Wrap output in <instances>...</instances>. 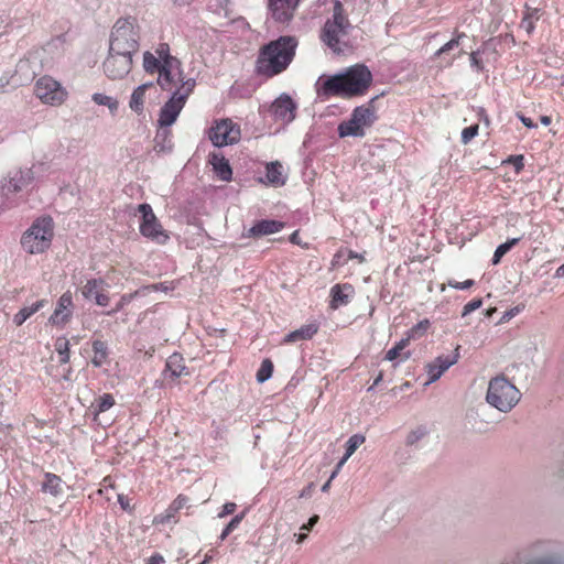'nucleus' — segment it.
Listing matches in <instances>:
<instances>
[{
	"label": "nucleus",
	"mask_w": 564,
	"mask_h": 564,
	"mask_svg": "<svg viewBox=\"0 0 564 564\" xmlns=\"http://www.w3.org/2000/svg\"><path fill=\"white\" fill-rule=\"evenodd\" d=\"M142 66L145 73H158L156 84L173 95L191 96L196 86L193 77L184 74L182 62L171 54L167 43H159L154 51H145L142 55Z\"/></svg>",
	"instance_id": "f257e3e1"
},
{
	"label": "nucleus",
	"mask_w": 564,
	"mask_h": 564,
	"mask_svg": "<svg viewBox=\"0 0 564 564\" xmlns=\"http://www.w3.org/2000/svg\"><path fill=\"white\" fill-rule=\"evenodd\" d=\"M372 83V74L364 64H356L333 76H321L316 83L318 95L351 98L362 96Z\"/></svg>",
	"instance_id": "f03ea898"
},
{
	"label": "nucleus",
	"mask_w": 564,
	"mask_h": 564,
	"mask_svg": "<svg viewBox=\"0 0 564 564\" xmlns=\"http://www.w3.org/2000/svg\"><path fill=\"white\" fill-rule=\"evenodd\" d=\"M152 21L137 14L118 18L111 26L108 47L137 55L142 40L151 32Z\"/></svg>",
	"instance_id": "7ed1b4c3"
},
{
	"label": "nucleus",
	"mask_w": 564,
	"mask_h": 564,
	"mask_svg": "<svg viewBox=\"0 0 564 564\" xmlns=\"http://www.w3.org/2000/svg\"><path fill=\"white\" fill-rule=\"evenodd\" d=\"M296 46L297 41L293 36H281L270 42L259 54L257 72L267 77L282 73L291 64Z\"/></svg>",
	"instance_id": "20e7f679"
},
{
	"label": "nucleus",
	"mask_w": 564,
	"mask_h": 564,
	"mask_svg": "<svg viewBox=\"0 0 564 564\" xmlns=\"http://www.w3.org/2000/svg\"><path fill=\"white\" fill-rule=\"evenodd\" d=\"M350 28L348 19L344 15L343 4L336 0L333 17L325 22L321 39L333 53H345L350 48L348 36Z\"/></svg>",
	"instance_id": "39448f33"
},
{
	"label": "nucleus",
	"mask_w": 564,
	"mask_h": 564,
	"mask_svg": "<svg viewBox=\"0 0 564 564\" xmlns=\"http://www.w3.org/2000/svg\"><path fill=\"white\" fill-rule=\"evenodd\" d=\"M520 390L505 376L491 378L488 382L486 402L501 413H509L521 400Z\"/></svg>",
	"instance_id": "423d86ee"
},
{
	"label": "nucleus",
	"mask_w": 564,
	"mask_h": 564,
	"mask_svg": "<svg viewBox=\"0 0 564 564\" xmlns=\"http://www.w3.org/2000/svg\"><path fill=\"white\" fill-rule=\"evenodd\" d=\"M54 224L50 217L37 218L21 237L22 249L30 254L45 252L52 243Z\"/></svg>",
	"instance_id": "0eeeda50"
},
{
	"label": "nucleus",
	"mask_w": 564,
	"mask_h": 564,
	"mask_svg": "<svg viewBox=\"0 0 564 564\" xmlns=\"http://www.w3.org/2000/svg\"><path fill=\"white\" fill-rule=\"evenodd\" d=\"M375 100L376 98H372L366 105L356 107L349 119L339 123L337 130L340 138H362L366 134V130L378 119Z\"/></svg>",
	"instance_id": "6e6552de"
},
{
	"label": "nucleus",
	"mask_w": 564,
	"mask_h": 564,
	"mask_svg": "<svg viewBox=\"0 0 564 564\" xmlns=\"http://www.w3.org/2000/svg\"><path fill=\"white\" fill-rule=\"evenodd\" d=\"M138 212L141 214V220L139 224L140 234L144 238L158 245H165L170 240V235L162 227L151 205L147 203L140 204L138 206Z\"/></svg>",
	"instance_id": "1a4fd4ad"
},
{
	"label": "nucleus",
	"mask_w": 564,
	"mask_h": 564,
	"mask_svg": "<svg viewBox=\"0 0 564 564\" xmlns=\"http://www.w3.org/2000/svg\"><path fill=\"white\" fill-rule=\"evenodd\" d=\"M34 94L43 104L48 106H61L68 97L66 88L48 75L36 80Z\"/></svg>",
	"instance_id": "9d476101"
},
{
	"label": "nucleus",
	"mask_w": 564,
	"mask_h": 564,
	"mask_svg": "<svg viewBox=\"0 0 564 564\" xmlns=\"http://www.w3.org/2000/svg\"><path fill=\"white\" fill-rule=\"evenodd\" d=\"M135 55L108 47V55L104 61V73L110 79H122L132 69Z\"/></svg>",
	"instance_id": "9b49d317"
},
{
	"label": "nucleus",
	"mask_w": 564,
	"mask_h": 564,
	"mask_svg": "<svg viewBox=\"0 0 564 564\" xmlns=\"http://www.w3.org/2000/svg\"><path fill=\"white\" fill-rule=\"evenodd\" d=\"M32 181L29 171H17L0 186V208H11L15 205L13 195L24 189Z\"/></svg>",
	"instance_id": "f8f14e48"
},
{
	"label": "nucleus",
	"mask_w": 564,
	"mask_h": 564,
	"mask_svg": "<svg viewBox=\"0 0 564 564\" xmlns=\"http://www.w3.org/2000/svg\"><path fill=\"white\" fill-rule=\"evenodd\" d=\"M208 137L215 147L223 148L237 143L240 140L241 131L240 127L231 119H220L210 127Z\"/></svg>",
	"instance_id": "ddd939ff"
},
{
	"label": "nucleus",
	"mask_w": 564,
	"mask_h": 564,
	"mask_svg": "<svg viewBox=\"0 0 564 564\" xmlns=\"http://www.w3.org/2000/svg\"><path fill=\"white\" fill-rule=\"evenodd\" d=\"M189 96L173 95L161 107L158 124L161 128H169L175 123Z\"/></svg>",
	"instance_id": "4468645a"
},
{
	"label": "nucleus",
	"mask_w": 564,
	"mask_h": 564,
	"mask_svg": "<svg viewBox=\"0 0 564 564\" xmlns=\"http://www.w3.org/2000/svg\"><path fill=\"white\" fill-rule=\"evenodd\" d=\"M108 286L104 279H89L80 288V294L85 300L94 301L98 306H107L110 302L107 294Z\"/></svg>",
	"instance_id": "2eb2a0df"
},
{
	"label": "nucleus",
	"mask_w": 564,
	"mask_h": 564,
	"mask_svg": "<svg viewBox=\"0 0 564 564\" xmlns=\"http://www.w3.org/2000/svg\"><path fill=\"white\" fill-rule=\"evenodd\" d=\"M296 104L286 94H281L271 105L273 119L282 124H289L295 119Z\"/></svg>",
	"instance_id": "dca6fc26"
},
{
	"label": "nucleus",
	"mask_w": 564,
	"mask_h": 564,
	"mask_svg": "<svg viewBox=\"0 0 564 564\" xmlns=\"http://www.w3.org/2000/svg\"><path fill=\"white\" fill-rule=\"evenodd\" d=\"M459 359V346L456 347L455 351L451 356H438L433 361L429 362L425 366V371L427 373L429 380L424 383V386H430L431 383L437 381L443 373L448 370L453 365H455Z\"/></svg>",
	"instance_id": "f3484780"
},
{
	"label": "nucleus",
	"mask_w": 564,
	"mask_h": 564,
	"mask_svg": "<svg viewBox=\"0 0 564 564\" xmlns=\"http://www.w3.org/2000/svg\"><path fill=\"white\" fill-rule=\"evenodd\" d=\"M73 312V295L70 291H66L59 296L56 307L48 318V323L62 327L70 321Z\"/></svg>",
	"instance_id": "a211bd4d"
},
{
	"label": "nucleus",
	"mask_w": 564,
	"mask_h": 564,
	"mask_svg": "<svg viewBox=\"0 0 564 564\" xmlns=\"http://www.w3.org/2000/svg\"><path fill=\"white\" fill-rule=\"evenodd\" d=\"M300 2V0H269V9L275 21L284 23L293 18Z\"/></svg>",
	"instance_id": "6ab92c4d"
},
{
	"label": "nucleus",
	"mask_w": 564,
	"mask_h": 564,
	"mask_svg": "<svg viewBox=\"0 0 564 564\" xmlns=\"http://www.w3.org/2000/svg\"><path fill=\"white\" fill-rule=\"evenodd\" d=\"M150 91H156V86L153 82L144 83L138 86L131 94L129 100V107L135 113H142L144 110V104L147 99V95Z\"/></svg>",
	"instance_id": "aec40b11"
},
{
	"label": "nucleus",
	"mask_w": 564,
	"mask_h": 564,
	"mask_svg": "<svg viewBox=\"0 0 564 564\" xmlns=\"http://www.w3.org/2000/svg\"><path fill=\"white\" fill-rule=\"evenodd\" d=\"M354 295V288L350 284H335L330 289V307L337 310L339 306L347 305Z\"/></svg>",
	"instance_id": "412c9836"
},
{
	"label": "nucleus",
	"mask_w": 564,
	"mask_h": 564,
	"mask_svg": "<svg viewBox=\"0 0 564 564\" xmlns=\"http://www.w3.org/2000/svg\"><path fill=\"white\" fill-rule=\"evenodd\" d=\"M209 162L219 180L228 182L232 177V170L228 160L220 153L210 154Z\"/></svg>",
	"instance_id": "4be33fe9"
},
{
	"label": "nucleus",
	"mask_w": 564,
	"mask_h": 564,
	"mask_svg": "<svg viewBox=\"0 0 564 564\" xmlns=\"http://www.w3.org/2000/svg\"><path fill=\"white\" fill-rule=\"evenodd\" d=\"M265 172V180L268 184L275 187L283 186L285 184L286 176L284 174V169L279 161L268 163Z\"/></svg>",
	"instance_id": "5701e85b"
},
{
	"label": "nucleus",
	"mask_w": 564,
	"mask_h": 564,
	"mask_svg": "<svg viewBox=\"0 0 564 564\" xmlns=\"http://www.w3.org/2000/svg\"><path fill=\"white\" fill-rule=\"evenodd\" d=\"M318 330V325L316 323H310L301 326L300 328L289 333L283 341L284 343H297L303 340L311 339Z\"/></svg>",
	"instance_id": "b1692460"
},
{
	"label": "nucleus",
	"mask_w": 564,
	"mask_h": 564,
	"mask_svg": "<svg viewBox=\"0 0 564 564\" xmlns=\"http://www.w3.org/2000/svg\"><path fill=\"white\" fill-rule=\"evenodd\" d=\"M283 228V224L278 220H260L249 229V236H267L279 232Z\"/></svg>",
	"instance_id": "393cba45"
},
{
	"label": "nucleus",
	"mask_w": 564,
	"mask_h": 564,
	"mask_svg": "<svg viewBox=\"0 0 564 564\" xmlns=\"http://www.w3.org/2000/svg\"><path fill=\"white\" fill-rule=\"evenodd\" d=\"M45 300L36 301L35 303L31 304L30 306L22 307L14 316H13V323L17 326H21L29 317H31L33 314L39 312L41 308H43L46 305Z\"/></svg>",
	"instance_id": "a878e982"
},
{
	"label": "nucleus",
	"mask_w": 564,
	"mask_h": 564,
	"mask_svg": "<svg viewBox=\"0 0 564 564\" xmlns=\"http://www.w3.org/2000/svg\"><path fill=\"white\" fill-rule=\"evenodd\" d=\"M64 482L54 474H45V480L42 484V490L52 496H59L63 494Z\"/></svg>",
	"instance_id": "bb28decb"
},
{
	"label": "nucleus",
	"mask_w": 564,
	"mask_h": 564,
	"mask_svg": "<svg viewBox=\"0 0 564 564\" xmlns=\"http://www.w3.org/2000/svg\"><path fill=\"white\" fill-rule=\"evenodd\" d=\"M94 357L91 358V364L95 367H101L107 362L108 358V349L107 345L101 340H95L93 343Z\"/></svg>",
	"instance_id": "cd10ccee"
},
{
	"label": "nucleus",
	"mask_w": 564,
	"mask_h": 564,
	"mask_svg": "<svg viewBox=\"0 0 564 564\" xmlns=\"http://www.w3.org/2000/svg\"><path fill=\"white\" fill-rule=\"evenodd\" d=\"M166 369L173 377H181L187 375V369L183 362V358L180 355H172L166 361Z\"/></svg>",
	"instance_id": "c85d7f7f"
},
{
	"label": "nucleus",
	"mask_w": 564,
	"mask_h": 564,
	"mask_svg": "<svg viewBox=\"0 0 564 564\" xmlns=\"http://www.w3.org/2000/svg\"><path fill=\"white\" fill-rule=\"evenodd\" d=\"M91 99L95 104L107 107L111 115L117 113L119 101L115 97L101 93H95L93 94Z\"/></svg>",
	"instance_id": "c756f323"
},
{
	"label": "nucleus",
	"mask_w": 564,
	"mask_h": 564,
	"mask_svg": "<svg viewBox=\"0 0 564 564\" xmlns=\"http://www.w3.org/2000/svg\"><path fill=\"white\" fill-rule=\"evenodd\" d=\"M115 405V398L110 393H104L91 404V410L95 415L108 411Z\"/></svg>",
	"instance_id": "7c9ffc66"
},
{
	"label": "nucleus",
	"mask_w": 564,
	"mask_h": 564,
	"mask_svg": "<svg viewBox=\"0 0 564 564\" xmlns=\"http://www.w3.org/2000/svg\"><path fill=\"white\" fill-rule=\"evenodd\" d=\"M520 241V238H512L507 240L506 242L499 245L494 253L492 263L498 264L501 258L508 253L512 247H514Z\"/></svg>",
	"instance_id": "2f4dec72"
},
{
	"label": "nucleus",
	"mask_w": 564,
	"mask_h": 564,
	"mask_svg": "<svg viewBox=\"0 0 564 564\" xmlns=\"http://www.w3.org/2000/svg\"><path fill=\"white\" fill-rule=\"evenodd\" d=\"M55 350L59 355L61 364H67L69 361V341L66 337H58L56 339Z\"/></svg>",
	"instance_id": "473e14b6"
},
{
	"label": "nucleus",
	"mask_w": 564,
	"mask_h": 564,
	"mask_svg": "<svg viewBox=\"0 0 564 564\" xmlns=\"http://www.w3.org/2000/svg\"><path fill=\"white\" fill-rule=\"evenodd\" d=\"M366 441V437L361 434H354L351 435L348 441L346 442V454L347 456H351L356 449L364 444Z\"/></svg>",
	"instance_id": "72a5a7b5"
},
{
	"label": "nucleus",
	"mask_w": 564,
	"mask_h": 564,
	"mask_svg": "<svg viewBox=\"0 0 564 564\" xmlns=\"http://www.w3.org/2000/svg\"><path fill=\"white\" fill-rule=\"evenodd\" d=\"M245 516H246V512H241L239 514H236L229 521V523L225 527V529L223 530V532L220 534V540L221 541H224L234 530H236L239 527V524L243 520Z\"/></svg>",
	"instance_id": "f704fd0d"
},
{
	"label": "nucleus",
	"mask_w": 564,
	"mask_h": 564,
	"mask_svg": "<svg viewBox=\"0 0 564 564\" xmlns=\"http://www.w3.org/2000/svg\"><path fill=\"white\" fill-rule=\"evenodd\" d=\"M410 339L403 338L398 341L392 348H390L386 354V360L393 361L395 360L400 352L409 345Z\"/></svg>",
	"instance_id": "c9c22d12"
},
{
	"label": "nucleus",
	"mask_w": 564,
	"mask_h": 564,
	"mask_svg": "<svg viewBox=\"0 0 564 564\" xmlns=\"http://www.w3.org/2000/svg\"><path fill=\"white\" fill-rule=\"evenodd\" d=\"M273 371V365L269 359L262 361L261 367L257 373V380L264 382L271 378Z\"/></svg>",
	"instance_id": "e433bc0d"
},
{
	"label": "nucleus",
	"mask_w": 564,
	"mask_h": 564,
	"mask_svg": "<svg viewBox=\"0 0 564 564\" xmlns=\"http://www.w3.org/2000/svg\"><path fill=\"white\" fill-rule=\"evenodd\" d=\"M177 511L172 509V505L169 506V508L154 517L153 523L154 524H164L173 521L175 519Z\"/></svg>",
	"instance_id": "4c0bfd02"
},
{
	"label": "nucleus",
	"mask_w": 564,
	"mask_h": 564,
	"mask_svg": "<svg viewBox=\"0 0 564 564\" xmlns=\"http://www.w3.org/2000/svg\"><path fill=\"white\" fill-rule=\"evenodd\" d=\"M427 434V430L423 426H419L411 431L406 436V444L414 445L419 443L425 435Z\"/></svg>",
	"instance_id": "58836bf2"
},
{
	"label": "nucleus",
	"mask_w": 564,
	"mask_h": 564,
	"mask_svg": "<svg viewBox=\"0 0 564 564\" xmlns=\"http://www.w3.org/2000/svg\"><path fill=\"white\" fill-rule=\"evenodd\" d=\"M478 134V124H473L462 131V142L469 143Z\"/></svg>",
	"instance_id": "ea45409f"
},
{
	"label": "nucleus",
	"mask_w": 564,
	"mask_h": 564,
	"mask_svg": "<svg viewBox=\"0 0 564 564\" xmlns=\"http://www.w3.org/2000/svg\"><path fill=\"white\" fill-rule=\"evenodd\" d=\"M482 305V301L480 299H475L470 302H468L464 308H463V312H462V315L463 316H467L468 314H470L471 312L478 310L480 306Z\"/></svg>",
	"instance_id": "a19ab883"
},
{
	"label": "nucleus",
	"mask_w": 564,
	"mask_h": 564,
	"mask_svg": "<svg viewBox=\"0 0 564 564\" xmlns=\"http://www.w3.org/2000/svg\"><path fill=\"white\" fill-rule=\"evenodd\" d=\"M132 299V295L124 294L120 297L119 302L117 303L116 307L109 312H107V315H112L119 311H121L128 303H130Z\"/></svg>",
	"instance_id": "79ce46f5"
},
{
	"label": "nucleus",
	"mask_w": 564,
	"mask_h": 564,
	"mask_svg": "<svg viewBox=\"0 0 564 564\" xmlns=\"http://www.w3.org/2000/svg\"><path fill=\"white\" fill-rule=\"evenodd\" d=\"M474 280H466L464 282H456V281H453V280H449L448 281V285L453 289H456V290H466V289H469L474 285Z\"/></svg>",
	"instance_id": "37998d69"
},
{
	"label": "nucleus",
	"mask_w": 564,
	"mask_h": 564,
	"mask_svg": "<svg viewBox=\"0 0 564 564\" xmlns=\"http://www.w3.org/2000/svg\"><path fill=\"white\" fill-rule=\"evenodd\" d=\"M187 503H188V499L185 496L180 495L175 498V500L171 505H172V509L176 510L178 512L180 510L185 508L187 506Z\"/></svg>",
	"instance_id": "c03bdc74"
},
{
	"label": "nucleus",
	"mask_w": 564,
	"mask_h": 564,
	"mask_svg": "<svg viewBox=\"0 0 564 564\" xmlns=\"http://www.w3.org/2000/svg\"><path fill=\"white\" fill-rule=\"evenodd\" d=\"M459 45V41L458 39H453L451 41H448L447 43H445L437 52H436V55H442L446 52H449L452 50H454L455 47H457Z\"/></svg>",
	"instance_id": "a18cd8bd"
},
{
	"label": "nucleus",
	"mask_w": 564,
	"mask_h": 564,
	"mask_svg": "<svg viewBox=\"0 0 564 564\" xmlns=\"http://www.w3.org/2000/svg\"><path fill=\"white\" fill-rule=\"evenodd\" d=\"M236 508H237V505L235 502H226L223 506V510L218 513V518H225L228 514L234 513Z\"/></svg>",
	"instance_id": "49530a36"
},
{
	"label": "nucleus",
	"mask_w": 564,
	"mask_h": 564,
	"mask_svg": "<svg viewBox=\"0 0 564 564\" xmlns=\"http://www.w3.org/2000/svg\"><path fill=\"white\" fill-rule=\"evenodd\" d=\"M521 28H523L528 33L532 32V30L534 29L532 14L523 18L521 22Z\"/></svg>",
	"instance_id": "de8ad7c7"
},
{
	"label": "nucleus",
	"mask_w": 564,
	"mask_h": 564,
	"mask_svg": "<svg viewBox=\"0 0 564 564\" xmlns=\"http://www.w3.org/2000/svg\"><path fill=\"white\" fill-rule=\"evenodd\" d=\"M430 326V322L427 319H423L421 321L420 323H417L412 329H411V333L414 335L415 333L417 332H426V329L429 328Z\"/></svg>",
	"instance_id": "09e8293b"
},
{
	"label": "nucleus",
	"mask_w": 564,
	"mask_h": 564,
	"mask_svg": "<svg viewBox=\"0 0 564 564\" xmlns=\"http://www.w3.org/2000/svg\"><path fill=\"white\" fill-rule=\"evenodd\" d=\"M517 116H518V118L520 119V121H521V122H522L527 128L532 129V128H535V127H536V124L532 121V119H530V118L525 117L524 115H522V113H518Z\"/></svg>",
	"instance_id": "8fccbe9b"
},
{
	"label": "nucleus",
	"mask_w": 564,
	"mask_h": 564,
	"mask_svg": "<svg viewBox=\"0 0 564 564\" xmlns=\"http://www.w3.org/2000/svg\"><path fill=\"white\" fill-rule=\"evenodd\" d=\"M118 502L120 503L121 508L126 511H130L131 507L129 503V499L123 495H118Z\"/></svg>",
	"instance_id": "3c124183"
},
{
	"label": "nucleus",
	"mask_w": 564,
	"mask_h": 564,
	"mask_svg": "<svg viewBox=\"0 0 564 564\" xmlns=\"http://www.w3.org/2000/svg\"><path fill=\"white\" fill-rule=\"evenodd\" d=\"M12 79H13V76L11 77H8V76H2L0 78V93H3L6 90V88L12 84Z\"/></svg>",
	"instance_id": "603ef678"
},
{
	"label": "nucleus",
	"mask_w": 564,
	"mask_h": 564,
	"mask_svg": "<svg viewBox=\"0 0 564 564\" xmlns=\"http://www.w3.org/2000/svg\"><path fill=\"white\" fill-rule=\"evenodd\" d=\"M318 521V516H314L312 517L307 523L303 524L301 527V530H305V531H310L312 530V528L316 524V522Z\"/></svg>",
	"instance_id": "864d4df0"
},
{
	"label": "nucleus",
	"mask_w": 564,
	"mask_h": 564,
	"mask_svg": "<svg viewBox=\"0 0 564 564\" xmlns=\"http://www.w3.org/2000/svg\"><path fill=\"white\" fill-rule=\"evenodd\" d=\"M162 563H164V558H163V556H162V555H160V554H154V555H152V556L148 560V562H147V564H162Z\"/></svg>",
	"instance_id": "5fc2aeb1"
},
{
	"label": "nucleus",
	"mask_w": 564,
	"mask_h": 564,
	"mask_svg": "<svg viewBox=\"0 0 564 564\" xmlns=\"http://www.w3.org/2000/svg\"><path fill=\"white\" fill-rule=\"evenodd\" d=\"M348 258L349 259H357V260H359V262H362L365 260L362 254H359V253H357L355 251H349Z\"/></svg>",
	"instance_id": "6e6d98bb"
},
{
	"label": "nucleus",
	"mask_w": 564,
	"mask_h": 564,
	"mask_svg": "<svg viewBox=\"0 0 564 564\" xmlns=\"http://www.w3.org/2000/svg\"><path fill=\"white\" fill-rule=\"evenodd\" d=\"M290 241L292 243H296V245H301V240H300V235H299V231H294L291 237H290Z\"/></svg>",
	"instance_id": "4d7b16f0"
},
{
	"label": "nucleus",
	"mask_w": 564,
	"mask_h": 564,
	"mask_svg": "<svg viewBox=\"0 0 564 564\" xmlns=\"http://www.w3.org/2000/svg\"><path fill=\"white\" fill-rule=\"evenodd\" d=\"M306 533H295L294 538L296 540V543H303L306 539Z\"/></svg>",
	"instance_id": "13d9d810"
},
{
	"label": "nucleus",
	"mask_w": 564,
	"mask_h": 564,
	"mask_svg": "<svg viewBox=\"0 0 564 564\" xmlns=\"http://www.w3.org/2000/svg\"><path fill=\"white\" fill-rule=\"evenodd\" d=\"M555 278H564V263L556 269Z\"/></svg>",
	"instance_id": "bf43d9fd"
},
{
	"label": "nucleus",
	"mask_w": 564,
	"mask_h": 564,
	"mask_svg": "<svg viewBox=\"0 0 564 564\" xmlns=\"http://www.w3.org/2000/svg\"><path fill=\"white\" fill-rule=\"evenodd\" d=\"M193 0H172V2L176 6H185L191 3Z\"/></svg>",
	"instance_id": "052dcab7"
},
{
	"label": "nucleus",
	"mask_w": 564,
	"mask_h": 564,
	"mask_svg": "<svg viewBox=\"0 0 564 564\" xmlns=\"http://www.w3.org/2000/svg\"><path fill=\"white\" fill-rule=\"evenodd\" d=\"M350 456H347V454L345 453V455L343 456V458L337 463L338 467H343L346 462L349 459Z\"/></svg>",
	"instance_id": "680f3d73"
},
{
	"label": "nucleus",
	"mask_w": 564,
	"mask_h": 564,
	"mask_svg": "<svg viewBox=\"0 0 564 564\" xmlns=\"http://www.w3.org/2000/svg\"><path fill=\"white\" fill-rule=\"evenodd\" d=\"M341 468H343V467H338V465H336V467H335L334 471L332 473V475H330V477H329V478H330V480L335 479V477L338 475V473L340 471V469H341Z\"/></svg>",
	"instance_id": "e2e57ef3"
},
{
	"label": "nucleus",
	"mask_w": 564,
	"mask_h": 564,
	"mask_svg": "<svg viewBox=\"0 0 564 564\" xmlns=\"http://www.w3.org/2000/svg\"><path fill=\"white\" fill-rule=\"evenodd\" d=\"M541 122H542V124H544V126H549V124L551 123V118H550V117H547V116H542V117H541Z\"/></svg>",
	"instance_id": "0e129e2a"
},
{
	"label": "nucleus",
	"mask_w": 564,
	"mask_h": 564,
	"mask_svg": "<svg viewBox=\"0 0 564 564\" xmlns=\"http://www.w3.org/2000/svg\"><path fill=\"white\" fill-rule=\"evenodd\" d=\"M383 375L380 372L377 378L373 380V386H378L382 381Z\"/></svg>",
	"instance_id": "69168bd1"
},
{
	"label": "nucleus",
	"mask_w": 564,
	"mask_h": 564,
	"mask_svg": "<svg viewBox=\"0 0 564 564\" xmlns=\"http://www.w3.org/2000/svg\"><path fill=\"white\" fill-rule=\"evenodd\" d=\"M330 478L322 486V491L323 492H326L328 489H329V486H330Z\"/></svg>",
	"instance_id": "338daca9"
},
{
	"label": "nucleus",
	"mask_w": 564,
	"mask_h": 564,
	"mask_svg": "<svg viewBox=\"0 0 564 564\" xmlns=\"http://www.w3.org/2000/svg\"><path fill=\"white\" fill-rule=\"evenodd\" d=\"M516 165H517V167H518V169L522 167V165H523V164H522V156H518V158H517Z\"/></svg>",
	"instance_id": "774afa93"
}]
</instances>
